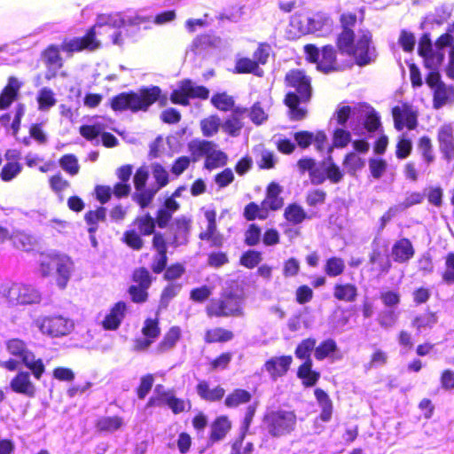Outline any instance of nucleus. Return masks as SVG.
Listing matches in <instances>:
<instances>
[{
  "label": "nucleus",
  "instance_id": "nucleus-9",
  "mask_svg": "<svg viewBox=\"0 0 454 454\" xmlns=\"http://www.w3.org/2000/svg\"><path fill=\"white\" fill-rule=\"evenodd\" d=\"M33 325L45 336L61 338L69 335L74 329V322L61 314H51L37 317Z\"/></svg>",
  "mask_w": 454,
  "mask_h": 454
},
{
  "label": "nucleus",
  "instance_id": "nucleus-49",
  "mask_svg": "<svg viewBox=\"0 0 454 454\" xmlns=\"http://www.w3.org/2000/svg\"><path fill=\"white\" fill-rule=\"evenodd\" d=\"M345 270V262L340 257L329 258L325 265V272L327 276L334 278L341 275Z\"/></svg>",
  "mask_w": 454,
  "mask_h": 454
},
{
  "label": "nucleus",
  "instance_id": "nucleus-34",
  "mask_svg": "<svg viewBox=\"0 0 454 454\" xmlns=\"http://www.w3.org/2000/svg\"><path fill=\"white\" fill-rule=\"evenodd\" d=\"M36 100L38 109L42 112H48L57 103L54 92L48 87H43L38 91Z\"/></svg>",
  "mask_w": 454,
  "mask_h": 454
},
{
  "label": "nucleus",
  "instance_id": "nucleus-58",
  "mask_svg": "<svg viewBox=\"0 0 454 454\" xmlns=\"http://www.w3.org/2000/svg\"><path fill=\"white\" fill-rule=\"evenodd\" d=\"M262 261V254L255 250H248L241 256L240 262L243 266L253 269Z\"/></svg>",
  "mask_w": 454,
  "mask_h": 454
},
{
  "label": "nucleus",
  "instance_id": "nucleus-40",
  "mask_svg": "<svg viewBox=\"0 0 454 454\" xmlns=\"http://www.w3.org/2000/svg\"><path fill=\"white\" fill-rule=\"evenodd\" d=\"M133 225L140 235L148 236L154 232L155 219L150 214H146L142 217H137Z\"/></svg>",
  "mask_w": 454,
  "mask_h": 454
},
{
  "label": "nucleus",
  "instance_id": "nucleus-30",
  "mask_svg": "<svg viewBox=\"0 0 454 454\" xmlns=\"http://www.w3.org/2000/svg\"><path fill=\"white\" fill-rule=\"evenodd\" d=\"M314 394L321 408L320 419L324 422L330 421L333 414V402L328 394L321 388H316Z\"/></svg>",
  "mask_w": 454,
  "mask_h": 454
},
{
  "label": "nucleus",
  "instance_id": "nucleus-46",
  "mask_svg": "<svg viewBox=\"0 0 454 454\" xmlns=\"http://www.w3.org/2000/svg\"><path fill=\"white\" fill-rule=\"evenodd\" d=\"M351 141L350 132L344 129V127L335 129L333 137V146H329L327 151L332 153L333 147L343 148Z\"/></svg>",
  "mask_w": 454,
  "mask_h": 454
},
{
  "label": "nucleus",
  "instance_id": "nucleus-22",
  "mask_svg": "<svg viewBox=\"0 0 454 454\" xmlns=\"http://www.w3.org/2000/svg\"><path fill=\"white\" fill-rule=\"evenodd\" d=\"M21 85L17 78H9L7 85L0 94V110L7 109L17 99Z\"/></svg>",
  "mask_w": 454,
  "mask_h": 454
},
{
  "label": "nucleus",
  "instance_id": "nucleus-24",
  "mask_svg": "<svg viewBox=\"0 0 454 454\" xmlns=\"http://www.w3.org/2000/svg\"><path fill=\"white\" fill-rule=\"evenodd\" d=\"M216 214L215 210H207L205 218L207 221V230L200 234L202 240L211 241L214 246H220L222 239L216 231Z\"/></svg>",
  "mask_w": 454,
  "mask_h": 454
},
{
  "label": "nucleus",
  "instance_id": "nucleus-17",
  "mask_svg": "<svg viewBox=\"0 0 454 454\" xmlns=\"http://www.w3.org/2000/svg\"><path fill=\"white\" fill-rule=\"evenodd\" d=\"M291 356H281L271 357L264 364V369L269 372L270 378L276 380L285 375L292 364Z\"/></svg>",
  "mask_w": 454,
  "mask_h": 454
},
{
  "label": "nucleus",
  "instance_id": "nucleus-42",
  "mask_svg": "<svg viewBox=\"0 0 454 454\" xmlns=\"http://www.w3.org/2000/svg\"><path fill=\"white\" fill-rule=\"evenodd\" d=\"M236 73L238 74H247L252 73L257 76H261L262 70L259 67L257 63L251 59L242 58L237 60L235 66Z\"/></svg>",
  "mask_w": 454,
  "mask_h": 454
},
{
  "label": "nucleus",
  "instance_id": "nucleus-7",
  "mask_svg": "<svg viewBox=\"0 0 454 454\" xmlns=\"http://www.w3.org/2000/svg\"><path fill=\"white\" fill-rule=\"evenodd\" d=\"M263 424L270 436H286L295 430L297 415L294 411L289 409H269L264 414Z\"/></svg>",
  "mask_w": 454,
  "mask_h": 454
},
{
  "label": "nucleus",
  "instance_id": "nucleus-37",
  "mask_svg": "<svg viewBox=\"0 0 454 454\" xmlns=\"http://www.w3.org/2000/svg\"><path fill=\"white\" fill-rule=\"evenodd\" d=\"M251 398L252 395L248 391L238 388L226 396L224 403L228 408H236L240 404L249 403Z\"/></svg>",
  "mask_w": 454,
  "mask_h": 454
},
{
  "label": "nucleus",
  "instance_id": "nucleus-33",
  "mask_svg": "<svg viewBox=\"0 0 454 454\" xmlns=\"http://www.w3.org/2000/svg\"><path fill=\"white\" fill-rule=\"evenodd\" d=\"M228 157L225 153L217 150V145L211 150L207 159H205L204 167L207 170H212L216 168L223 167L227 163Z\"/></svg>",
  "mask_w": 454,
  "mask_h": 454
},
{
  "label": "nucleus",
  "instance_id": "nucleus-59",
  "mask_svg": "<svg viewBox=\"0 0 454 454\" xmlns=\"http://www.w3.org/2000/svg\"><path fill=\"white\" fill-rule=\"evenodd\" d=\"M419 149L421 152L423 160L427 163L430 164L434 157L432 151V144L431 140L428 137H422L419 141Z\"/></svg>",
  "mask_w": 454,
  "mask_h": 454
},
{
  "label": "nucleus",
  "instance_id": "nucleus-39",
  "mask_svg": "<svg viewBox=\"0 0 454 454\" xmlns=\"http://www.w3.org/2000/svg\"><path fill=\"white\" fill-rule=\"evenodd\" d=\"M284 215L289 223L294 225L301 223L307 218V214L304 209L295 203L286 207Z\"/></svg>",
  "mask_w": 454,
  "mask_h": 454
},
{
  "label": "nucleus",
  "instance_id": "nucleus-16",
  "mask_svg": "<svg viewBox=\"0 0 454 454\" xmlns=\"http://www.w3.org/2000/svg\"><path fill=\"white\" fill-rule=\"evenodd\" d=\"M418 51L424 59L426 67L429 69H435L443 59L442 54L434 52L432 42L428 34H424L419 39Z\"/></svg>",
  "mask_w": 454,
  "mask_h": 454
},
{
  "label": "nucleus",
  "instance_id": "nucleus-43",
  "mask_svg": "<svg viewBox=\"0 0 454 454\" xmlns=\"http://www.w3.org/2000/svg\"><path fill=\"white\" fill-rule=\"evenodd\" d=\"M454 95L451 88H448L445 84L438 85L434 90V107L439 109L449 102L450 98Z\"/></svg>",
  "mask_w": 454,
  "mask_h": 454
},
{
  "label": "nucleus",
  "instance_id": "nucleus-32",
  "mask_svg": "<svg viewBox=\"0 0 454 454\" xmlns=\"http://www.w3.org/2000/svg\"><path fill=\"white\" fill-rule=\"evenodd\" d=\"M197 393L202 399L209 402H215L222 399L225 391L221 387L210 389L208 383L202 380L197 385Z\"/></svg>",
  "mask_w": 454,
  "mask_h": 454
},
{
  "label": "nucleus",
  "instance_id": "nucleus-20",
  "mask_svg": "<svg viewBox=\"0 0 454 454\" xmlns=\"http://www.w3.org/2000/svg\"><path fill=\"white\" fill-rule=\"evenodd\" d=\"M10 387L15 393L33 397L35 395V387L30 380L27 372H20L11 381Z\"/></svg>",
  "mask_w": 454,
  "mask_h": 454
},
{
  "label": "nucleus",
  "instance_id": "nucleus-61",
  "mask_svg": "<svg viewBox=\"0 0 454 454\" xmlns=\"http://www.w3.org/2000/svg\"><path fill=\"white\" fill-rule=\"evenodd\" d=\"M442 280L449 284H454V253H449L445 257V270L442 273Z\"/></svg>",
  "mask_w": 454,
  "mask_h": 454
},
{
  "label": "nucleus",
  "instance_id": "nucleus-44",
  "mask_svg": "<svg viewBox=\"0 0 454 454\" xmlns=\"http://www.w3.org/2000/svg\"><path fill=\"white\" fill-rule=\"evenodd\" d=\"M437 322L435 314L427 312L422 315L417 316L413 321L412 325L417 329L419 333H422L427 329H431Z\"/></svg>",
  "mask_w": 454,
  "mask_h": 454
},
{
  "label": "nucleus",
  "instance_id": "nucleus-57",
  "mask_svg": "<svg viewBox=\"0 0 454 454\" xmlns=\"http://www.w3.org/2000/svg\"><path fill=\"white\" fill-rule=\"evenodd\" d=\"M387 161L382 159L372 158L369 160V169L375 179H380L387 170Z\"/></svg>",
  "mask_w": 454,
  "mask_h": 454
},
{
  "label": "nucleus",
  "instance_id": "nucleus-64",
  "mask_svg": "<svg viewBox=\"0 0 454 454\" xmlns=\"http://www.w3.org/2000/svg\"><path fill=\"white\" fill-rule=\"evenodd\" d=\"M326 199V193L323 190L314 189L309 191L306 196V203L310 207L324 204Z\"/></svg>",
  "mask_w": 454,
  "mask_h": 454
},
{
  "label": "nucleus",
  "instance_id": "nucleus-4",
  "mask_svg": "<svg viewBox=\"0 0 454 454\" xmlns=\"http://www.w3.org/2000/svg\"><path fill=\"white\" fill-rule=\"evenodd\" d=\"M286 85L290 90L285 98V104L289 109L290 118L300 121L306 115V109L301 107V103H307L311 97L310 79L301 70H291L286 75Z\"/></svg>",
  "mask_w": 454,
  "mask_h": 454
},
{
  "label": "nucleus",
  "instance_id": "nucleus-10",
  "mask_svg": "<svg viewBox=\"0 0 454 454\" xmlns=\"http://www.w3.org/2000/svg\"><path fill=\"white\" fill-rule=\"evenodd\" d=\"M243 303L241 294L224 292L220 298L212 299L206 310L208 317H239L243 314Z\"/></svg>",
  "mask_w": 454,
  "mask_h": 454
},
{
  "label": "nucleus",
  "instance_id": "nucleus-11",
  "mask_svg": "<svg viewBox=\"0 0 454 454\" xmlns=\"http://www.w3.org/2000/svg\"><path fill=\"white\" fill-rule=\"evenodd\" d=\"M6 347L10 354L21 359V362L31 371L36 380L41 379L45 371L43 360L35 359V356L27 348L23 340L12 339L7 341Z\"/></svg>",
  "mask_w": 454,
  "mask_h": 454
},
{
  "label": "nucleus",
  "instance_id": "nucleus-35",
  "mask_svg": "<svg viewBox=\"0 0 454 454\" xmlns=\"http://www.w3.org/2000/svg\"><path fill=\"white\" fill-rule=\"evenodd\" d=\"M333 295L339 301L351 302L356 298L357 289L356 286L352 284H336Z\"/></svg>",
  "mask_w": 454,
  "mask_h": 454
},
{
  "label": "nucleus",
  "instance_id": "nucleus-38",
  "mask_svg": "<svg viewBox=\"0 0 454 454\" xmlns=\"http://www.w3.org/2000/svg\"><path fill=\"white\" fill-rule=\"evenodd\" d=\"M106 216V207H100L96 210H90L86 213L84 219L86 223L89 225L88 231L90 234H93L98 230V223L104 222Z\"/></svg>",
  "mask_w": 454,
  "mask_h": 454
},
{
  "label": "nucleus",
  "instance_id": "nucleus-1",
  "mask_svg": "<svg viewBox=\"0 0 454 454\" xmlns=\"http://www.w3.org/2000/svg\"><path fill=\"white\" fill-rule=\"evenodd\" d=\"M147 19L137 13H114V14H100L97 18L96 24L87 32L82 37H74L65 39L60 48L51 45L43 53L47 64L51 67L59 69L62 67V59L59 55V50L68 54L78 52L82 50L93 51L99 46V42L96 39L97 35L102 33H109L113 43L121 45L124 43L125 37L135 35L140 29L141 26L144 28H148L146 23Z\"/></svg>",
  "mask_w": 454,
  "mask_h": 454
},
{
  "label": "nucleus",
  "instance_id": "nucleus-12",
  "mask_svg": "<svg viewBox=\"0 0 454 454\" xmlns=\"http://www.w3.org/2000/svg\"><path fill=\"white\" fill-rule=\"evenodd\" d=\"M307 59L313 63L317 64V68L324 73H329L334 69L336 60V51L332 45H325L320 51L313 44H307L304 47Z\"/></svg>",
  "mask_w": 454,
  "mask_h": 454
},
{
  "label": "nucleus",
  "instance_id": "nucleus-3",
  "mask_svg": "<svg viewBox=\"0 0 454 454\" xmlns=\"http://www.w3.org/2000/svg\"><path fill=\"white\" fill-rule=\"evenodd\" d=\"M338 48L342 53L353 56L359 66H365L376 59L377 52L368 30L345 31L338 37Z\"/></svg>",
  "mask_w": 454,
  "mask_h": 454
},
{
  "label": "nucleus",
  "instance_id": "nucleus-51",
  "mask_svg": "<svg viewBox=\"0 0 454 454\" xmlns=\"http://www.w3.org/2000/svg\"><path fill=\"white\" fill-rule=\"evenodd\" d=\"M316 343L317 341L313 338L303 340L295 349L296 357L305 361L310 359V354L315 349Z\"/></svg>",
  "mask_w": 454,
  "mask_h": 454
},
{
  "label": "nucleus",
  "instance_id": "nucleus-52",
  "mask_svg": "<svg viewBox=\"0 0 454 454\" xmlns=\"http://www.w3.org/2000/svg\"><path fill=\"white\" fill-rule=\"evenodd\" d=\"M233 334L231 332L223 328H215L206 333L205 340L207 342L212 343L217 341H228L231 340Z\"/></svg>",
  "mask_w": 454,
  "mask_h": 454
},
{
  "label": "nucleus",
  "instance_id": "nucleus-25",
  "mask_svg": "<svg viewBox=\"0 0 454 454\" xmlns=\"http://www.w3.org/2000/svg\"><path fill=\"white\" fill-rule=\"evenodd\" d=\"M307 31L309 33H318L324 35L331 30L333 26L332 20L324 13H316L311 18L307 19Z\"/></svg>",
  "mask_w": 454,
  "mask_h": 454
},
{
  "label": "nucleus",
  "instance_id": "nucleus-14",
  "mask_svg": "<svg viewBox=\"0 0 454 454\" xmlns=\"http://www.w3.org/2000/svg\"><path fill=\"white\" fill-rule=\"evenodd\" d=\"M190 220L185 216L176 218L170 225V238L168 242L173 247L185 245L190 233Z\"/></svg>",
  "mask_w": 454,
  "mask_h": 454
},
{
  "label": "nucleus",
  "instance_id": "nucleus-56",
  "mask_svg": "<svg viewBox=\"0 0 454 454\" xmlns=\"http://www.w3.org/2000/svg\"><path fill=\"white\" fill-rule=\"evenodd\" d=\"M248 116L252 122L255 125H261L268 119V114L262 107L260 102H255L250 111L248 112Z\"/></svg>",
  "mask_w": 454,
  "mask_h": 454
},
{
  "label": "nucleus",
  "instance_id": "nucleus-2",
  "mask_svg": "<svg viewBox=\"0 0 454 454\" xmlns=\"http://www.w3.org/2000/svg\"><path fill=\"white\" fill-rule=\"evenodd\" d=\"M334 116L340 127H346L349 120V128L355 135L359 137L365 136L367 133L382 131L380 115L371 106L364 103L353 107L340 106Z\"/></svg>",
  "mask_w": 454,
  "mask_h": 454
},
{
  "label": "nucleus",
  "instance_id": "nucleus-45",
  "mask_svg": "<svg viewBox=\"0 0 454 454\" xmlns=\"http://www.w3.org/2000/svg\"><path fill=\"white\" fill-rule=\"evenodd\" d=\"M152 170L155 183L151 184L160 191L169 182L168 172L159 163L153 164Z\"/></svg>",
  "mask_w": 454,
  "mask_h": 454
},
{
  "label": "nucleus",
  "instance_id": "nucleus-18",
  "mask_svg": "<svg viewBox=\"0 0 454 454\" xmlns=\"http://www.w3.org/2000/svg\"><path fill=\"white\" fill-rule=\"evenodd\" d=\"M414 254V247L410 239L406 238L395 241L391 250L393 260L398 263L408 262L413 257Z\"/></svg>",
  "mask_w": 454,
  "mask_h": 454
},
{
  "label": "nucleus",
  "instance_id": "nucleus-13",
  "mask_svg": "<svg viewBox=\"0 0 454 454\" xmlns=\"http://www.w3.org/2000/svg\"><path fill=\"white\" fill-rule=\"evenodd\" d=\"M209 90L200 85H196L190 80L182 82L180 89L175 90L171 94V101L174 104H181L186 106L189 104L190 98L207 99Z\"/></svg>",
  "mask_w": 454,
  "mask_h": 454
},
{
  "label": "nucleus",
  "instance_id": "nucleus-50",
  "mask_svg": "<svg viewBox=\"0 0 454 454\" xmlns=\"http://www.w3.org/2000/svg\"><path fill=\"white\" fill-rule=\"evenodd\" d=\"M336 350L337 344L335 340L327 339L322 341L317 348L315 347V357L317 360H324Z\"/></svg>",
  "mask_w": 454,
  "mask_h": 454
},
{
  "label": "nucleus",
  "instance_id": "nucleus-55",
  "mask_svg": "<svg viewBox=\"0 0 454 454\" xmlns=\"http://www.w3.org/2000/svg\"><path fill=\"white\" fill-rule=\"evenodd\" d=\"M60 167L72 176L79 172V164L77 158L73 154H66L59 160Z\"/></svg>",
  "mask_w": 454,
  "mask_h": 454
},
{
  "label": "nucleus",
  "instance_id": "nucleus-19",
  "mask_svg": "<svg viewBox=\"0 0 454 454\" xmlns=\"http://www.w3.org/2000/svg\"><path fill=\"white\" fill-rule=\"evenodd\" d=\"M127 312V305L124 301H118L105 317L102 325L104 329L114 331L119 328Z\"/></svg>",
  "mask_w": 454,
  "mask_h": 454
},
{
  "label": "nucleus",
  "instance_id": "nucleus-31",
  "mask_svg": "<svg viewBox=\"0 0 454 454\" xmlns=\"http://www.w3.org/2000/svg\"><path fill=\"white\" fill-rule=\"evenodd\" d=\"M125 425L124 419L119 416L100 417L96 422V427L100 432L114 433Z\"/></svg>",
  "mask_w": 454,
  "mask_h": 454
},
{
  "label": "nucleus",
  "instance_id": "nucleus-29",
  "mask_svg": "<svg viewBox=\"0 0 454 454\" xmlns=\"http://www.w3.org/2000/svg\"><path fill=\"white\" fill-rule=\"evenodd\" d=\"M297 376L302 380V384L307 387H313L320 378V373L312 370V360L308 359L298 369Z\"/></svg>",
  "mask_w": 454,
  "mask_h": 454
},
{
  "label": "nucleus",
  "instance_id": "nucleus-23",
  "mask_svg": "<svg viewBox=\"0 0 454 454\" xmlns=\"http://www.w3.org/2000/svg\"><path fill=\"white\" fill-rule=\"evenodd\" d=\"M438 141L441 152L447 160H450L454 155V137L450 125H445L439 129Z\"/></svg>",
  "mask_w": 454,
  "mask_h": 454
},
{
  "label": "nucleus",
  "instance_id": "nucleus-27",
  "mask_svg": "<svg viewBox=\"0 0 454 454\" xmlns=\"http://www.w3.org/2000/svg\"><path fill=\"white\" fill-rule=\"evenodd\" d=\"M247 109L235 108L231 116H230L222 125V129L224 132L231 137H237L239 135L241 129L243 128V122L241 121L240 116L247 113Z\"/></svg>",
  "mask_w": 454,
  "mask_h": 454
},
{
  "label": "nucleus",
  "instance_id": "nucleus-54",
  "mask_svg": "<svg viewBox=\"0 0 454 454\" xmlns=\"http://www.w3.org/2000/svg\"><path fill=\"white\" fill-rule=\"evenodd\" d=\"M22 170V166L19 162L6 163L0 173V177L4 182H10L16 177Z\"/></svg>",
  "mask_w": 454,
  "mask_h": 454
},
{
  "label": "nucleus",
  "instance_id": "nucleus-15",
  "mask_svg": "<svg viewBox=\"0 0 454 454\" xmlns=\"http://www.w3.org/2000/svg\"><path fill=\"white\" fill-rule=\"evenodd\" d=\"M392 115L397 130H402L404 127L413 129L417 126V115L408 105L395 106Z\"/></svg>",
  "mask_w": 454,
  "mask_h": 454
},
{
  "label": "nucleus",
  "instance_id": "nucleus-41",
  "mask_svg": "<svg viewBox=\"0 0 454 454\" xmlns=\"http://www.w3.org/2000/svg\"><path fill=\"white\" fill-rule=\"evenodd\" d=\"M181 336V330L178 326H172L165 334L163 340L160 342L158 348L160 352H165L175 347Z\"/></svg>",
  "mask_w": 454,
  "mask_h": 454
},
{
  "label": "nucleus",
  "instance_id": "nucleus-21",
  "mask_svg": "<svg viewBox=\"0 0 454 454\" xmlns=\"http://www.w3.org/2000/svg\"><path fill=\"white\" fill-rule=\"evenodd\" d=\"M214 146H215V143L198 138L191 140L187 145L193 162H197L202 158L207 159Z\"/></svg>",
  "mask_w": 454,
  "mask_h": 454
},
{
  "label": "nucleus",
  "instance_id": "nucleus-53",
  "mask_svg": "<svg viewBox=\"0 0 454 454\" xmlns=\"http://www.w3.org/2000/svg\"><path fill=\"white\" fill-rule=\"evenodd\" d=\"M202 133L207 137H213L219 129L220 119L216 116H211L204 119L200 122Z\"/></svg>",
  "mask_w": 454,
  "mask_h": 454
},
{
  "label": "nucleus",
  "instance_id": "nucleus-26",
  "mask_svg": "<svg viewBox=\"0 0 454 454\" xmlns=\"http://www.w3.org/2000/svg\"><path fill=\"white\" fill-rule=\"evenodd\" d=\"M159 191L151 184L146 187L135 188L131 199L142 209L148 207Z\"/></svg>",
  "mask_w": 454,
  "mask_h": 454
},
{
  "label": "nucleus",
  "instance_id": "nucleus-28",
  "mask_svg": "<svg viewBox=\"0 0 454 454\" xmlns=\"http://www.w3.org/2000/svg\"><path fill=\"white\" fill-rule=\"evenodd\" d=\"M219 43V38L214 35H201L197 36L190 46V51L196 55L206 53L210 48L215 47Z\"/></svg>",
  "mask_w": 454,
  "mask_h": 454
},
{
  "label": "nucleus",
  "instance_id": "nucleus-62",
  "mask_svg": "<svg viewBox=\"0 0 454 454\" xmlns=\"http://www.w3.org/2000/svg\"><path fill=\"white\" fill-rule=\"evenodd\" d=\"M142 333L146 338H150L153 340L156 339L160 334L158 320L147 318L145 321Z\"/></svg>",
  "mask_w": 454,
  "mask_h": 454
},
{
  "label": "nucleus",
  "instance_id": "nucleus-63",
  "mask_svg": "<svg viewBox=\"0 0 454 454\" xmlns=\"http://www.w3.org/2000/svg\"><path fill=\"white\" fill-rule=\"evenodd\" d=\"M182 286L176 283L168 284L161 294L160 303L167 306L170 300L176 297L180 292Z\"/></svg>",
  "mask_w": 454,
  "mask_h": 454
},
{
  "label": "nucleus",
  "instance_id": "nucleus-6",
  "mask_svg": "<svg viewBox=\"0 0 454 454\" xmlns=\"http://www.w3.org/2000/svg\"><path fill=\"white\" fill-rule=\"evenodd\" d=\"M160 90L152 87L139 93H121L112 99V108L115 111H146L160 97Z\"/></svg>",
  "mask_w": 454,
  "mask_h": 454
},
{
  "label": "nucleus",
  "instance_id": "nucleus-60",
  "mask_svg": "<svg viewBox=\"0 0 454 454\" xmlns=\"http://www.w3.org/2000/svg\"><path fill=\"white\" fill-rule=\"evenodd\" d=\"M125 243L135 250H139L143 247V240L136 229L127 231L123 235Z\"/></svg>",
  "mask_w": 454,
  "mask_h": 454
},
{
  "label": "nucleus",
  "instance_id": "nucleus-48",
  "mask_svg": "<svg viewBox=\"0 0 454 454\" xmlns=\"http://www.w3.org/2000/svg\"><path fill=\"white\" fill-rule=\"evenodd\" d=\"M212 105L220 111L227 112L234 106V98L226 92L216 93L211 98Z\"/></svg>",
  "mask_w": 454,
  "mask_h": 454
},
{
  "label": "nucleus",
  "instance_id": "nucleus-47",
  "mask_svg": "<svg viewBox=\"0 0 454 454\" xmlns=\"http://www.w3.org/2000/svg\"><path fill=\"white\" fill-rule=\"evenodd\" d=\"M163 397H164L163 404L168 405V408L175 414H178V413L184 411L186 409V406H188L189 409L191 408L190 402L176 397L175 395L173 394V392L171 394H167Z\"/></svg>",
  "mask_w": 454,
  "mask_h": 454
},
{
  "label": "nucleus",
  "instance_id": "nucleus-5",
  "mask_svg": "<svg viewBox=\"0 0 454 454\" xmlns=\"http://www.w3.org/2000/svg\"><path fill=\"white\" fill-rule=\"evenodd\" d=\"M40 272L43 277L56 275L59 288L65 289L74 271V262L67 254L57 251L41 254Z\"/></svg>",
  "mask_w": 454,
  "mask_h": 454
},
{
  "label": "nucleus",
  "instance_id": "nucleus-8",
  "mask_svg": "<svg viewBox=\"0 0 454 454\" xmlns=\"http://www.w3.org/2000/svg\"><path fill=\"white\" fill-rule=\"evenodd\" d=\"M0 295L12 306L38 304L42 300L38 289L21 283H2Z\"/></svg>",
  "mask_w": 454,
  "mask_h": 454
},
{
  "label": "nucleus",
  "instance_id": "nucleus-36",
  "mask_svg": "<svg viewBox=\"0 0 454 454\" xmlns=\"http://www.w3.org/2000/svg\"><path fill=\"white\" fill-rule=\"evenodd\" d=\"M231 428V422L227 417H219L211 426L210 439L214 442L222 440Z\"/></svg>",
  "mask_w": 454,
  "mask_h": 454
}]
</instances>
